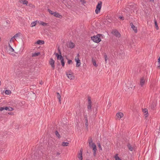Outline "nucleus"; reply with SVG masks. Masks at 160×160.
Segmentation results:
<instances>
[{
	"label": "nucleus",
	"mask_w": 160,
	"mask_h": 160,
	"mask_svg": "<svg viewBox=\"0 0 160 160\" xmlns=\"http://www.w3.org/2000/svg\"><path fill=\"white\" fill-rule=\"evenodd\" d=\"M37 21L32 22L31 23V27H33L36 26Z\"/></svg>",
	"instance_id": "obj_28"
},
{
	"label": "nucleus",
	"mask_w": 160,
	"mask_h": 160,
	"mask_svg": "<svg viewBox=\"0 0 160 160\" xmlns=\"http://www.w3.org/2000/svg\"><path fill=\"white\" fill-rule=\"evenodd\" d=\"M92 63L93 65L95 66V67H97L98 66V65L96 63V61L93 58H92Z\"/></svg>",
	"instance_id": "obj_22"
},
{
	"label": "nucleus",
	"mask_w": 160,
	"mask_h": 160,
	"mask_svg": "<svg viewBox=\"0 0 160 160\" xmlns=\"http://www.w3.org/2000/svg\"><path fill=\"white\" fill-rule=\"evenodd\" d=\"M77 56V58H76L75 59V60L76 62V66L77 67H79L81 65L80 61L79 58V54H78Z\"/></svg>",
	"instance_id": "obj_8"
},
{
	"label": "nucleus",
	"mask_w": 160,
	"mask_h": 160,
	"mask_svg": "<svg viewBox=\"0 0 160 160\" xmlns=\"http://www.w3.org/2000/svg\"><path fill=\"white\" fill-rule=\"evenodd\" d=\"M8 114L10 115H13V113L12 112H9L8 113Z\"/></svg>",
	"instance_id": "obj_49"
},
{
	"label": "nucleus",
	"mask_w": 160,
	"mask_h": 160,
	"mask_svg": "<svg viewBox=\"0 0 160 160\" xmlns=\"http://www.w3.org/2000/svg\"><path fill=\"white\" fill-rule=\"evenodd\" d=\"M41 25H42L43 26H46L47 24V23L44 22H41L40 23Z\"/></svg>",
	"instance_id": "obj_35"
},
{
	"label": "nucleus",
	"mask_w": 160,
	"mask_h": 160,
	"mask_svg": "<svg viewBox=\"0 0 160 160\" xmlns=\"http://www.w3.org/2000/svg\"><path fill=\"white\" fill-rule=\"evenodd\" d=\"M158 67L160 68V56L159 57L158 59Z\"/></svg>",
	"instance_id": "obj_33"
},
{
	"label": "nucleus",
	"mask_w": 160,
	"mask_h": 160,
	"mask_svg": "<svg viewBox=\"0 0 160 160\" xmlns=\"http://www.w3.org/2000/svg\"><path fill=\"white\" fill-rule=\"evenodd\" d=\"M82 160V159H81V160Z\"/></svg>",
	"instance_id": "obj_52"
},
{
	"label": "nucleus",
	"mask_w": 160,
	"mask_h": 160,
	"mask_svg": "<svg viewBox=\"0 0 160 160\" xmlns=\"http://www.w3.org/2000/svg\"><path fill=\"white\" fill-rule=\"evenodd\" d=\"M146 80V78L144 77H143L140 78V85L142 87H143L144 85Z\"/></svg>",
	"instance_id": "obj_4"
},
{
	"label": "nucleus",
	"mask_w": 160,
	"mask_h": 160,
	"mask_svg": "<svg viewBox=\"0 0 160 160\" xmlns=\"http://www.w3.org/2000/svg\"><path fill=\"white\" fill-rule=\"evenodd\" d=\"M48 12L50 13L51 15H53V13H54V12H53L51 10H50L49 9H48Z\"/></svg>",
	"instance_id": "obj_38"
},
{
	"label": "nucleus",
	"mask_w": 160,
	"mask_h": 160,
	"mask_svg": "<svg viewBox=\"0 0 160 160\" xmlns=\"http://www.w3.org/2000/svg\"><path fill=\"white\" fill-rule=\"evenodd\" d=\"M91 39L94 42L98 43L101 41V39L100 38V36H94L91 37Z\"/></svg>",
	"instance_id": "obj_3"
},
{
	"label": "nucleus",
	"mask_w": 160,
	"mask_h": 160,
	"mask_svg": "<svg viewBox=\"0 0 160 160\" xmlns=\"http://www.w3.org/2000/svg\"><path fill=\"white\" fill-rule=\"evenodd\" d=\"M14 38L13 37L10 40V42L11 43L12 42H14Z\"/></svg>",
	"instance_id": "obj_39"
},
{
	"label": "nucleus",
	"mask_w": 160,
	"mask_h": 160,
	"mask_svg": "<svg viewBox=\"0 0 160 160\" xmlns=\"http://www.w3.org/2000/svg\"><path fill=\"white\" fill-rule=\"evenodd\" d=\"M98 147H99V149L100 150H102V148L101 146V144H100V143H99L98 144Z\"/></svg>",
	"instance_id": "obj_44"
},
{
	"label": "nucleus",
	"mask_w": 160,
	"mask_h": 160,
	"mask_svg": "<svg viewBox=\"0 0 160 160\" xmlns=\"http://www.w3.org/2000/svg\"><path fill=\"white\" fill-rule=\"evenodd\" d=\"M91 146H89L92 148L93 151V156H95L96 155V151L97 150V148H96V146L95 144L94 143H92L91 145H90Z\"/></svg>",
	"instance_id": "obj_5"
},
{
	"label": "nucleus",
	"mask_w": 160,
	"mask_h": 160,
	"mask_svg": "<svg viewBox=\"0 0 160 160\" xmlns=\"http://www.w3.org/2000/svg\"><path fill=\"white\" fill-rule=\"evenodd\" d=\"M102 2L101 1H99L97 5L96 9L95 10V12L96 14H98L100 12L101 6Z\"/></svg>",
	"instance_id": "obj_2"
},
{
	"label": "nucleus",
	"mask_w": 160,
	"mask_h": 160,
	"mask_svg": "<svg viewBox=\"0 0 160 160\" xmlns=\"http://www.w3.org/2000/svg\"><path fill=\"white\" fill-rule=\"evenodd\" d=\"M80 1L83 4H84L86 3V2L85 0H80Z\"/></svg>",
	"instance_id": "obj_41"
},
{
	"label": "nucleus",
	"mask_w": 160,
	"mask_h": 160,
	"mask_svg": "<svg viewBox=\"0 0 160 160\" xmlns=\"http://www.w3.org/2000/svg\"><path fill=\"white\" fill-rule=\"evenodd\" d=\"M9 46L10 48V50L11 52H13L14 51V49L12 48V47L11 46L10 44H9Z\"/></svg>",
	"instance_id": "obj_37"
},
{
	"label": "nucleus",
	"mask_w": 160,
	"mask_h": 160,
	"mask_svg": "<svg viewBox=\"0 0 160 160\" xmlns=\"http://www.w3.org/2000/svg\"><path fill=\"white\" fill-rule=\"evenodd\" d=\"M88 109L89 110L91 109L92 107V102L91 101V98L90 97H88Z\"/></svg>",
	"instance_id": "obj_10"
},
{
	"label": "nucleus",
	"mask_w": 160,
	"mask_h": 160,
	"mask_svg": "<svg viewBox=\"0 0 160 160\" xmlns=\"http://www.w3.org/2000/svg\"><path fill=\"white\" fill-rule=\"evenodd\" d=\"M55 135L57 136L59 138H60V136L57 131H55Z\"/></svg>",
	"instance_id": "obj_31"
},
{
	"label": "nucleus",
	"mask_w": 160,
	"mask_h": 160,
	"mask_svg": "<svg viewBox=\"0 0 160 160\" xmlns=\"http://www.w3.org/2000/svg\"><path fill=\"white\" fill-rule=\"evenodd\" d=\"M60 155V153L59 152H57L56 153V155L57 156H59Z\"/></svg>",
	"instance_id": "obj_46"
},
{
	"label": "nucleus",
	"mask_w": 160,
	"mask_h": 160,
	"mask_svg": "<svg viewBox=\"0 0 160 160\" xmlns=\"http://www.w3.org/2000/svg\"><path fill=\"white\" fill-rule=\"evenodd\" d=\"M20 36L19 33H17L13 37L14 38H17V37H18Z\"/></svg>",
	"instance_id": "obj_36"
},
{
	"label": "nucleus",
	"mask_w": 160,
	"mask_h": 160,
	"mask_svg": "<svg viewBox=\"0 0 160 160\" xmlns=\"http://www.w3.org/2000/svg\"><path fill=\"white\" fill-rule=\"evenodd\" d=\"M85 120H87V119H88V117H87V116H86H86H85Z\"/></svg>",
	"instance_id": "obj_47"
},
{
	"label": "nucleus",
	"mask_w": 160,
	"mask_h": 160,
	"mask_svg": "<svg viewBox=\"0 0 160 160\" xmlns=\"http://www.w3.org/2000/svg\"><path fill=\"white\" fill-rule=\"evenodd\" d=\"M114 158H115V160H122L118 157V154H116L115 155L114 157Z\"/></svg>",
	"instance_id": "obj_27"
},
{
	"label": "nucleus",
	"mask_w": 160,
	"mask_h": 160,
	"mask_svg": "<svg viewBox=\"0 0 160 160\" xmlns=\"http://www.w3.org/2000/svg\"><path fill=\"white\" fill-rule=\"evenodd\" d=\"M119 18L121 19L122 20H123L124 19V18L123 17H119Z\"/></svg>",
	"instance_id": "obj_45"
},
{
	"label": "nucleus",
	"mask_w": 160,
	"mask_h": 160,
	"mask_svg": "<svg viewBox=\"0 0 160 160\" xmlns=\"http://www.w3.org/2000/svg\"><path fill=\"white\" fill-rule=\"evenodd\" d=\"M149 2H153L154 1V0H149Z\"/></svg>",
	"instance_id": "obj_48"
},
{
	"label": "nucleus",
	"mask_w": 160,
	"mask_h": 160,
	"mask_svg": "<svg viewBox=\"0 0 160 160\" xmlns=\"http://www.w3.org/2000/svg\"><path fill=\"white\" fill-rule=\"evenodd\" d=\"M107 160H109V159H108Z\"/></svg>",
	"instance_id": "obj_53"
},
{
	"label": "nucleus",
	"mask_w": 160,
	"mask_h": 160,
	"mask_svg": "<svg viewBox=\"0 0 160 160\" xmlns=\"http://www.w3.org/2000/svg\"><path fill=\"white\" fill-rule=\"evenodd\" d=\"M82 149H81L80 152L78 153V158L80 159H82Z\"/></svg>",
	"instance_id": "obj_15"
},
{
	"label": "nucleus",
	"mask_w": 160,
	"mask_h": 160,
	"mask_svg": "<svg viewBox=\"0 0 160 160\" xmlns=\"http://www.w3.org/2000/svg\"><path fill=\"white\" fill-rule=\"evenodd\" d=\"M1 82L0 81V86H1Z\"/></svg>",
	"instance_id": "obj_51"
},
{
	"label": "nucleus",
	"mask_w": 160,
	"mask_h": 160,
	"mask_svg": "<svg viewBox=\"0 0 160 160\" xmlns=\"http://www.w3.org/2000/svg\"><path fill=\"white\" fill-rule=\"evenodd\" d=\"M58 50L60 55H59L58 53H55V55L57 57L58 59L61 60L62 65V66L63 67L65 65L64 59L62 56L61 55V52L60 50L59 49H58Z\"/></svg>",
	"instance_id": "obj_1"
},
{
	"label": "nucleus",
	"mask_w": 160,
	"mask_h": 160,
	"mask_svg": "<svg viewBox=\"0 0 160 160\" xmlns=\"http://www.w3.org/2000/svg\"><path fill=\"white\" fill-rule=\"evenodd\" d=\"M57 96L59 99V102L60 103H61V97L60 94L58 92H57Z\"/></svg>",
	"instance_id": "obj_25"
},
{
	"label": "nucleus",
	"mask_w": 160,
	"mask_h": 160,
	"mask_svg": "<svg viewBox=\"0 0 160 160\" xmlns=\"http://www.w3.org/2000/svg\"><path fill=\"white\" fill-rule=\"evenodd\" d=\"M154 23H155V28L158 30V24L157 23V22L156 20H154Z\"/></svg>",
	"instance_id": "obj_30"
},
{
	"label": "nucleus",
	"mask_w": 160,
	"mask_h": 160,
	"mask_svg": "<svg viewBox=\"0 0 160 160\" xmlns=\"http://www.w3.org/2000/svg\"><path fill=\"white\" fill-rule=\"evenodd\" d=\"M104 57L105 59V61L106 62L107 61L108 59L107 56L106 54H105L104 55Z\"/></svg>",
	"instance_id": "obj_40"
},
{
	"label": "nucleus",
	"mask_w": 160,
	"mask_h": 160,
	"mask_svg": "<svg viewBox=\"0 0 160 160\" xmlns=\"http://www.w3.org/2000/svg\"><path fill=\"white\" fill-rule=\"evenodd\" d=\"M85 126L86 128H88V119H87L85 121Z\"/></svg>",
	"instance_id": "obj_34"
},
{
	"label": "nucleus",
	"mask_w": 160,
	"mask_h": 160,
	"mask_svg": "<svg viewBox=\"0 0 160 160\" xmlns=\"http://www.w3.org/2000/svg\"><path fill=\"white\" fill-rule=\"evenodd\" d=\"M143 112L144 114H145L144 115L146 117H147L148 116V109L146 108H144L143 110Z\"/></svg>",
	"instance_id": "obj_21"
},
{
	"label": "nucleus",
	"mask_w": 160,
	"mask_h": 160,
	"mask_svg": "<svg viewBox=\"0 0 160 160\" xmlns=\"http://www.w3.org/2000/svg\"><path fill=\"white\" fill-rule=\"evenodd\" d=\"M130 26H131V28L134 31L135 33H137V28L135 27L133 24L132 22H131L130 23Z\"/></svg>",
	"instance_id": "obj_13"
},
{
	"label": "nucleus",
	"mask_w": 160,
	"mask_h": 160,
	"mask_svg": "<svg viewBox=\"0 0 160 160\" xmlns=\"http://www.w3.org/2000/svg\"><path fill=\"white\" fill-rule=\"evenodd\" d=\"M5 110L12 111L13 110V108L10 107H6L4 108Z\"/></svg>",
	"instance_id": "obj_20"
},
{
	"label": "nucleus",
	"mask_w": 160,
	"mask_h": 160,
	"mask_svg": "<svg viewBox=\"0 0 160 160\" xmlns=\"http://www.w3.org/2000/svg\"><path fill=\"white\" fill-rule=\"evenodd\" d=\"M53 15L56 17L58 18H62V15L57 12H54Z\"/></svg>",
	"instance_id": "obj_16"
},
{
	"label": "nucleus",
	"mask_w": 160,
	"mask_h": 160,
	"mask_svg": "<svg viewBox=\"0 0 160 160\" xmlns=\"http://www.w3.org/2000/svg\"><path fill=\"white\" fill-rule=\"evenodd\" d=\"M72 61L71 60H68V64H70L71 63H72Z\"/></svg>",
	"instance_id": "obj_42"
},
{
	"label": "nucleus",
	"mask_w": 160,
	"mask_h": 160,
	"mask_svg": "<svg viewBox=\"0 0 160 160\" xmlns=\"http://www.w3.org/2000/svg\"><path fill=\"white\" fill-rule=\"evenodd\" d=\"M49 63L51 66L52 69H54L55 68V61L53 60L52 58H50L49 61Z\"/></svg>",
	"instance_id": "obj_12"
},
{
	"label": "nucleus",
	"mask_w": 160,
	"mask_h": 160,
	"mask_svg": "<svg viewBox=\"0 0 160 160\" xmlns=\"http://www.w3.org/2000/svg\"><path fill=\"white\" fill-rule=\"evenodd\" d=\"M4 108L5 107H0V111H2L4 110H5V109H4Z\"/></svg>",
	"instance_id": "obj_43"
},
{
	"label": "nucleus",
	"mask_w": 160,
	"mask_h": 160,
	"mask_svg": "<svg viewBox=\"0 0 160 160\" xmlns=\"http://www.w3.org/2000/svg\"><path fill=\"white\" fill-rule=\"evenodd\" d=\"M88 141L89 146H91L90 145H91L92 144V143H94L93 142L92 138L91 137H90L88 139Z\"/></svg>",
	"instance_id": "obj_23"
},
{
	"label": "nucleus",
	"mask_w": 160,
	"mask_h": 160,
	"mask_svg": "<svg viewBox=\"0 0 160 160\" xmlns=\"http://www.w3.org/2000/svg\"><path fill=\"white\" fill-rule=\"evenodd\" d=\"M11 93L10 90H6L5 91V93L6 94L9 95Z\"/></svg>",
	"instance_id": "obj_32"
},
{
	"label": "nucleus",
	"mask_w": 160,
	"mask_h": 160,
	"mask_svg": "<svg viewBox=\"0 0 160 160\" xmlns=\"http://www.w3.org/2000/svg\"><path fill=\"white\" fill-rule=\"evenodd\" d=\"M42 83H43L42 82V81H41V82H40V84H42Z\"/></svg>",
	"instance_id": "obj_50"
},
{
	"label": "nucleus",
	"mask_w": 160,
	"mask_h": 160,
	"mask_svg": "<svg viewBox=\"0 0 160 160\" xmlns=\"http://www.w3.org/2000/svg\"><path fill=\"white\" fill-rule=\"evenodd\" d=\"M19 2L21 3H22L23 4H25L26 6L27 5L28 2L26 0H19Z\"/></svg>",
	"instance_id": "obj_18"
},
{
	"label": "nucleus",
	"mask_w": 160,
	"mask_h": 160,
	"mask_svg": "<svg viewBox=\"0 0 160 160\" xmlns=\"http://www.w3.org/2000/svg\"><path fill=\"white\" fill-rule=\"evenodd\" d=\"M40 55V53L39 52H36L32 54V57H36Z\"/></svg>",
	"instance_id": "obj_19"
},
{
	"label": "nucleus",
	"mask_w": 160,
	"mask_h": 160,
	"mask_svg": "<svg viewBox=\"0 0 160 160\" xmlns=\"http://www.w3.org/2000/svg\"><path fill=\"white\" fill-rule=\"evenodd\" d=\"M112 33L117 37L119 38L121 37L120 33L117 30H113L112 31Z\"/></svg>",
	"instance_id": "obj_11"
},
{
	"label": "nucleus",
	"mask_w": 160,
	"mask_h": 160,
	"mask_svg": "<svg viewBox=\"0 0 160 160\" xmlns=\"http://www.w3.org/2000/svg\"><path fill=\"white\" fill-rule=\"evenodd\" d=\"M128 147L129 149L131 151H132L133 149V148L132 147L131 145L130 144L128 145Z\"/></svg>",
	"instance_id": "obj_29"
},
{
	"label": "nucleus",
	"mask_w": 160,
	"mask_h": 160,
	"mask_svg": "<svg viewBox=\"0 0 160 160\" xmlns=\"http://www.w3.org/2000/svg\"><path fill=\"white\" fill-rule=\"evenodd\" d=\"M44 43V41L40 40L37 41L36 43L39 44H43Z\"/></svg>",
	"instance_id": "obj_24"
},
{
	"label": "nucleus",
	"mask_w": 160,
	"mask_h": 160,
	"mask_svg": "<svg viewBox=\"0 0 160 160\" xmlns=\"http://www.w3.org/2000/svg\"><path fill=\"white\" fill-rule=\"evenodd\" d=\"M68 47L71 48H73L75 47V44L72 42H71L68 43Z\"/></svg>",
	"instance_id": "obj_17"
},
{
	"label": "nucleus",
	"mask_w": 160,
	"mask_h": 160,
	"mask_svg": "<svg viewBox=\"0 0 160 160\" xmlns=\"http://www.w3.org/2000/svg\"><path fill=\"white\" fill-rule=\"evenodd\" d=\"M123 114L122 113L119 112H118L116 114V116L117 117V119H120L123 117Z\"/></svg>",
	"instance_id": "obj_14"
},
{
	"label": "nucleus",
	"mask_w": 160,
	"mask_h": 160,
	"mask_svg": "<svg viewBox=\"0 0 160 160\" xmlns=\"http://www.w3.org/2000/svg\"><path fill=\"white\" fill-rule=\"evenodd\" d=\"M91 146H89L92 148L93 151V156H95L96 155V151L97 150V148H96V146L95 144L94 143H92L91 145H90Z\"/></svg>",
	"instance_id": "obj_6"
},
{
	"label": "nucleus",
	"mask_w": 160,
	"mask_h": 160,
	"mask_svg": "<svg viewBox=\"0 0 160 160\" xmlns=\"http://www.w3.org/2000/svg\"><path fill=\"white\" fill-rule=\"evenodd\" d=\"M66 75L68 78L70 80L73 79L74 78V76L71 72H67Z\"/></svg>",
	"instance_id": "obj_9"
},
{
	"label": "nucleus",
	"mask_w": 160,
	"mask_h": 160,
	"mask_svg": "<svg viewBox=\"0 0 160 160\" xmlns=\"http://www.w3.org/2000/svg\"><path fill=\"white\" fill-rule=\"evenodd\" d=\"M69 144L68 142H63L62 144V146H68Z\"/></svg>",
	"instance_id": "obj_26"
},
{
	"label": "nucleus",
	"mask_w": 160,
	"mask_h": 160,
	"mask_svg": "<svg viewBox=\"0 0 160 160\" xmlns=\"http://www.w3.org/2000/svg\"><path fill=\"white\" fill-rule=\"evenodd\" d=\"M91 146H89L92 148L93 151V156H95L96 155V151L97 150V148H96V146L95 144L94 143H92L91 145H90Z\"/></svg>",
	"instance_id": "obj_7"
}]
</instances>
